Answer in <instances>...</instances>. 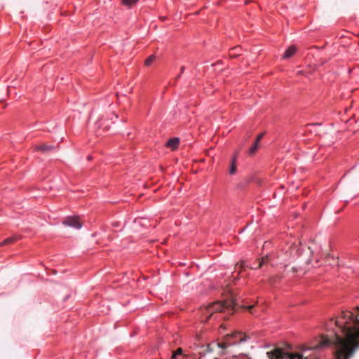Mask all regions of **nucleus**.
<instances>
[{
    "instance_id": "obj_17",
    "label": "nucleus",
    "mask_w": 359,
    "mask_h": 359,
    "mask_svg": "<svg viewBox=\"0 0 359 359\" xmlns=\"http://www.w3.org/2000/svg\"><path fill=\"white\" fill-rule=\"evenodd\" d=\"M182 352H183L182 348H178L175 352H173L172 355V359H175L177 355H182Z\"/></svg>"
},
{
    "instance_id": "obj_15",
    "label": "nucleus",
    "mask_w": 359,
    "mask_h": 359,
    "mask_svg": "<svg viewBox=\"0 0 359 359\" xmlns=\"http://www.w3.org/2000/svg\"><path fill=\"white\" fill-rule=\"evenodd\" d=\"M235 158L233 159L232 161V163H231V168H230V170H229V173L231 175H233L236 172V164H235Z\"/></svg>"
},
{
    "instance_id": "obj_10",
    "label": "nucleus",
    "mask_w": 359,
    "mask_h": 359,
    "mask_svg": "<svg viewBox=\"0 0 359 359\" xmlns=\"http://www.w3.org/2000/svg\"><path fill=\"white\" fill-rule=\"evenodd\" d=\"M53 146L47 145V144H42V145H39V146L35 147L36 151H40L43 153L50 151L53 150Z\"/></svg>"
},
{
    "instance_id": "obj_8",
    "label": "nucleus",
    "mask_w": 359,
    "mask_h": 359,
    "mask_svg": "<svg viewBox=\"0 0 359 359\" xmlns=\"http://www.w3.org/2000/svg\"><path fill=\"white\" fill-rule=\"evenodd\" d=\"M180 144V140L177 137H173L170 139L167 143L166 146L169 148H171L172 150H175Z\"/></svg>"
},
{
    "instance_id": "obj_2",
    "label": "nucleus",
    "mask_w": 359,
    "mask_h": 359,
    "mask_svg": "<svg viewBox=\"0 0 359 359\" xmlns=\"http://www.w3.org/2000/svg\"><path fill=\"white\" fill-rule=\"evenodd\" d=\"M237 308V304L233 299H226L224 302H216L205 308L203 311V321L207 322L211 318H217V315L223 313V318L227 315H231Z\"/></svg>"
},
{
    "instance_id": "obj_13",
    "label": "nucleus",
    "mask_w": 359,
    "mask_h": 359,
    "mask_svg": "<svg viewBox=\"0 0 359 359\" xmlns=\"http://www.w3.org/2000/svg\"><path fill=\"white\" fill-rule=\"evenodd\" d=\"M326 262H327L330 265H338V258H335L334 257H327L326 258Z\"/></svg>"
},
{
    "instance_id": "obj_5",
    "label": "nucleus",
    "mask_w": 359,
    "mask_h": 359,
    "mask_svg": "<svg viewBox=\"0 0 359 359\" xmlns=\"http://www.w3.org/2000/svg\"><path fill=\"white\" fill-rule=\"evenodd\" d=\"M258 262V266L257 269H260L262 266H264L265 264L270 262L272 266L278 264V262H276V257H275V253H270L269 255H266L262 257L261 259L257 260ZM251 269H255V267L250 266ZM257 269V267H256Z\"/></svg>"
},
{
    "instance_id": "obj_9",
    "label": "nucleus",
    "mask_w": 359,
    "mask_h": 359,
    "mask_svg": "<svg viewBox=\"0 0 359 359\" xmlns=\"http://www.w3.org/2000/svg\"><path fill=\"white\" fill-rule=\"evenodd\" d=\"M296 50H297V48L294 46H290L285 50L284 55H283V57L284 59H288V58L291 57L295 53Z\"/></svg>"
},
{
    "instance_id": "obj_24",
    "label": "nucleus",
    "mask_w": 359,
    "mask_h": 359,
    "mask_svg": "<svg viewBox=\"0 0 359 359\" xmlns=\"http://www.w3.org/2000/svg\"><path fill=\"white\" fill-rule=\"evenodd\" d=\"M248 359H251L250 358L248 357Z\"/></svg>"
},
{
    "instance_id": "obj_7",
    "label": "nucleus",
    "mask_w": 359,
    "mask_h": 359,
    "mask_svg": "<svg viewBox=\"0 0 359 359\" xmlns=\"http://www.w3.org/2000/svg\"><path fill=\"white\" fill-rule=\"evenodd\" d=\"M264 135V133H261L257 137L255 142L249 149L250 155H253L255 153L257 149L259 148V143L261 141V140L263 138Z\"/></svg>"
},
{
    "instance_id": "obj_12",
    "label": "nucleus",
    "mask_w": 359,
    "mask_h": 359,
    "mask_svg": "<svg viewBox=\"0 0 359 359\" xmlns=\"http://www.w3.org/2000/svg\"><path fill=\"white\" fill-rule=\"evenodd\" d=\"M121 4L127 7H130L135 4L139 0H121Z\"/></svg>"
},
{
    "instance_id": "obj_20",
    "label": "nucleus",
    "mask_w": 359,
    "mask_h": 359,
    "mask_svg": "<svg viewBox=\"0 0 359 359\" xmlns=\"http://www.w3.org/2000/svg\"><path fill=\"white\" fill-rule=\"evenodd\" d=\"M184 69H185V67H184V66L181 67V68H180V72H181V73H183V72H184Z\"/></svg>"
},
{
    "instance_id": "obj_21",
    "label": "nucleus",
    "mask_w": 359,
    "mask_h": 359,
    "mask_svg": "<svg viewBox=\"0 0 359 359\" xmlns=\"http://www.w3.org/2000/svg\"><path fill=\"white\" fill-rule=\"evenodd\" d=\"M309 250L311 251V253H313V251L311 250V248L309 246Z\"/></svg>"
},
{
    "instance_id": "obj_23",
    "label": "nucleus",
    "mask_w": 359,
    "mask_h": 359,
    "mask_svg": "<svg viewBox=\"0 0 359 359\" xmlns=\"http://www.w3.org/2000/svg\"><path fill=\"white\" fill-rule=\"evenodd\" d=\"M292 270H293V271H297V270L295 269V268H294V267L292 268Z\"/></svg>"
},
{
    "instance_id": "obj_4",
    "label": "nucleus",
    "mask_w": 359,
    "mask_h": 359,
    "mask_svg": "<svg viewBox=\"0 0 359 359\" xmlns=\"http://www.w3.org/2000/svg\"><path fill=\"white\" fill-rule=\"evenodd\" d=\"M297 252L298 249L297 245L293 244L285 253H275L276 260L278 262V264H282L284 267H286L291 259L297 255Z\"/></svg>"
},
{
    "instance_id": "obj_18",
    "label": "nucleus",
    "mask_w": 359,
    "mask_h": 359,
    "mask_svg": "<svg viewBox=\"0 0 359 359\" xmlns=\"http://www.w3.org/2000/svg\"><path fill=\"white\" fill-rule=\"evenodd\" d=\"M203 351V355H204L206 353H210L213 351V348L211 347V346L209 344L205 348L204 346L201 347Z\"/></svg>"
},
{
    "instance_id": "obj_16",
    "label": "nucleus",
    "mask_w": 359,
    "mask_h": 359,
    "mask_svg": "<svg viewBox=\"0 0 359 359\" xmlns=\"http://www.w3.org/2000/svg\"><path fill=\"white\" fill-rule=\"evenodd\" d=\"M244 262H241V264L238 263L236 265V269L238 270V274H239L243 269H245Z\"/></svg>"
},
{
    "instance_id": "obj_14",
    "label": "nucleus",
    "mask_w": 359,
    "mask_h": 359,
    "mask_svg": "<svg viewBox=\"0 0 359 359\" xmlns=\"http://www.w3.org/2000/svg\"><path fill=\"white\" fill-rule=\"evenodd\" d=\"M155 60V56L154 55H150L148 58L146 59L144 64L147 66H149Z\"/></svg>"
},
{
    "instance_id": "obj_11",
    "label": "nucleus",
    "mask_w": 359,
    "mask_h": 359,
    "mask_svg": "<svg viewBox=\"0 0 359 359\" xmlns=\"http://www.w3.org/2000/svg\"><path fill=\"white\" fill-rule=\"evenodd\" d=\"M20 237L17 236H13L10 238L5 239L3 242L0 243V247L4 246L6 245L11 244L19 240Z\"/></svg>"
},
{
    "instance_id": "obj_1",
    "label": "nucleus",
    "mask_w": 359,
    "mask_h": 359,
    "mask_svg": "<svg viewBox=\"0 0 359 359\" xmlns=\"http://www.w3.org/2000/svg\"><path fill=\"white\" fill-rule=\"evenodd\" d=\"M328 326L335 327L333 334L323 336L317 347L334 344L336 359H349L359 347V307H355L353 311H342L336 320H330ZM266 355L269 359H285L286 355L290 359H307L297 353L287 354L280 348L268 351Z\"/></svg>"
},
{
    "instance_id": "obj_3",
    "label": "nucleus",
    "mask_w": 359,
    "mask_h": 359,
    "mask_svg": "<svg viewBox=\"0 0 359 359\" xmlns=\"http://www.w3.org/2000/svg\"><path fill=\"white\" fill-rule=\"evenodd\" d=\"M249 337L241 332H236L232 334H226L221 342L217 344V346L222 349L224 354V350L228 347L236 345L238 343L245 341Z\"/></svg>"
},
{
    "instance_id": "obj_6",
    "label": "nucleus",
    "mask_w": 359,
    "mask_h": 359,
    "mask_svg": "<svg viewBox=\"0 0 359 359\" xmlns=\"http://www.w3.org/2000/svg\"><path fill=\"white\" fill-rule=\"evenodd\" d=\"M62 224L76 229H80L82 226L78 217H67L62 222Z\"/></svg>"
},
{
    "instance_id": "obj_19",
    "label": "nucleus",
    "mask_w": 359,
    "mask_h": 359,
    "mask_svg": "<svg viewBox=\"0 0 359 359\" xmlns=\"http://www.w3.org/2000/svg\"><path fill=\"white\" fill-rule=\"evenodd\" d=\"M244 309H248L252 314H254V312L252 311L254 305H250L248 306H243Z\"/></svg>"
},
{
    "instance_id": "obj_22",
    "label": "nucleus",
    "mask_w": 359,
    "mask_h": 359,
    "mask_svg": "<svg viewBox=\"0 0 359 359\" xmlns=\"http://www.w3.org/2000/svg\"><path fill=\"white\" fill-rule=\"evenodd\" d=\"M236 55L231 54V57H235Z\"/></svg>"
}]
</instances>
